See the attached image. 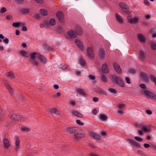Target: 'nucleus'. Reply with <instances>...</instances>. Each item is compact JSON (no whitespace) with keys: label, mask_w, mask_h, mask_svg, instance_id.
Returning <instances> with one entry per match:
<instances>
[{"label":"nucleus","mask_w":156,"mask_h":156,"mask_svg":"<svg viewBox=\"0 0 156 156\" xmlns=\"http://www.w3.org/2000/svg\"><path fill=\"white\" fill-rule=\"evenodd\" d=\"M74 136L76 140H78L84 138L85 134L84 132H77L75 133Z\"/></svg>","instance_id":"20e7f679"},{"label":"nucleus","mask_w":156,"mask_h":156,"mask_svg":"<svg viewBox=\"0 0 156 156\" xmlns=\"http://www.w3.org/2000/svg\"><path fill=\"white\" fill-rule=\"evenodd\" d=\"M139 55L140 59L143 58L144 56V52L141 51H140L139 52Z\"/></svg>","instance_id":"e433bc0d"},{"label":"nucleus","mask_w":156,"mask_h":156,"mask_svg":"<svg viewBox=\"0 0 156 156\" xmlns=\"http://www.w3.org/2000/svg\"><path fill=\"white\" fill-rule=\"evenodd\" d=\"M144 147L146 148L149 147H150V145L148 144L145 143L144 145Z\"/></svg>","instance_id":"052dcab7"},{"label":"nucleus","mask_w":156,"mask_h":156,"mask_svg":"<svg viewBox=\"0 0 156 156\" xmlns=\"http://www.w3.org/2000/svg\"><path fill=\"white\" fill-rule=\"evenodd\" d=\"M128 141L129 142V143L131 145L135 146L137 147H139L140 146V144L137 143L136 142L133 140L129 139Z\"/></svg>","instance_id":"f3484780"},{"label":"nucleus","mask_w":156,"mask_h":156,"mask_svg":"<svg viewBox=\"0 0 156 156\" xmlns=\"http://www.w3.org/2000/svg\"><path fill=\"white\" fill-rule=\"evenodd\" d=\"M19 115L13 114L11 116V119L15 121H18Z\"/></svg>","instance_id":"393cba45"},{"label":"nucleus","mask_w":156,"mask_h":156,"mask_svg":"<svg viewBox=\"0 0 156 156\" xmlns=\"http://www.w3.org/2000/svg\"><path fill=\"white\" fill-rule=\"evenodd\" d=\"M50 112L52 113L57 115H59L60 114V111L58 108H51L50 110Z\"/></svg>","instance_id":"2eb2a0df"},{"label":"nucleus","mask_w":156,"mask_h":156,"mask_svg":"<svg viewBox=\"0 0 156 156\" xmlns=\"http://www.w3.org/2000/svg\"><path fill=\"white\" fill-rule=\"evenodd\" d=\"M100 92L101 93L103 94L106 95H107V94L106 92L105 91L103 90H100Z\"/></svg>","instance_id":"864d4df0"},{"label":"nucleus","mask_w":156,"mask_h":156,"mask_svg":"<svg viewBox=\"0 0 156 156\" xmlns=\"http://www.w3.org/2000/svg\"><path fill=\"white\" fill-rule=\"evenodd\" d=\"M6 11V9L5 7H3L2 8L0 11L1 13H3Z\"/></svg>","instance_id":"c03bdc74"},{"label":"nucleus","mask_w":156,"mask_h":156,"mask_svg":"<svg viewBox=\"0 0 156 156\" xmlns=\"http://www.w3.org/2000/svg\"><path fill=\"white\" fill-rule=\"evenodd\" d=\"M88 77L91 80H93L95 79V77L92 75H89L88 76Z\"/></svg>","instance_id":"603ef678"},{"label":"nucleus","mask_w":156,"mask_h":156,"mask_svg":"<svg viewBox=\"0 0 156 156\" xmlns=\"http://www.w3.org/2000/svg\"><path fill=\"white\" fill-rule=\"evenodd\" d=\"M20 130L23 132H27L30 130V129L28 127L24 126L20 128Z\"/></svg>","instance_id":"a878e982"},{"label":"nucleus","mask_w":156,"mask_h":156,"mask_svg":"<svg viewBox=\"0 0 156 156\" xmlns=\"http://www.w3.org/2000/svg\"><path fill=\"white\" fill-rule=\"evenodd\" d=\"M127 19L130 23H136L138 21V18L136 17L132 18L131 16H127Z\"/></svg>","instance_id":"f8f14e48"},{"label":"nucleus","mask_w":156,"mask_h":156,"mask_svg":"<svg viewBox=\"0 0 156 156\" xmlns=\"http://www.w3.org/2000/svg\"><path fill=\"white\" fill-rule=\"evenodd\" d=\"M90 135L91 137H93L95 139L98 140H100L101 138L100 136L94 133H90Z\"/></svg>","instance_id":"a211bd4d"},{"label":"nucleus","mask_w":156,"mask_h":156,"mask_svg":"<svg viewBox=\"0 0 156 156\" xmlns=\"http://www.w3.org/2000/svg\"><path fill=\"white\" fill-rule=\"evenodd\" d=\"M20 53L21 55L23 56L27 57L29 55V53L24 50H22Z\"/></svg>","instance_id":"c85d7f7f"},{"label":"nucleus","mask_w":156,"mask_h":156,"mask_svg":"<svg viewBox=\"0 0 156 156\" xmlns=\"http://www.w3.org/2000/svg\"><path fill=\"white\" fill-rule=\"evenodd\" d=\"M98 55L99 57L101 58H103L105 56V54L103 50L102 49H100L98 52Z\"/></svg>","instance_id":"412c9836"},{"label":"nucleus","mask_w":156,"mask_h":156,"mask_svg":"<svg viewBox=\"0 0 156 156\" xmlns=\"http://www.w3.org/2000/svg\"><path fill=\"white\" fill-rule=\"evenodd\" d=\"M4 147L6 149L9 148L11 146L9 140L6 138H4L3 140Z\"/></svg>","instance_id":"6e6552de"},{"label":"nucleus","mask_w":156,"mask_h":156,"mask_svg":"<svg viewBox=\"0 0 156 156\" xmlns=\"http://www.w3.org/2000/svg\"><path fill=\"white\" fill-rule=\"evenodd\" d=\"M77 92L79 93L80 94L83 95L85 96L86 95V93L83 90L81 89H78L76 90Z\"/></svg>","instance_id":"c756f323"},{"label":"nucleus","mask_w":156,"mask_h":156,"mask_svg":"<svg viewBox=\"0 0 156 156\" xmlns=\"http://www.w3.org/2000/svg\"><path fill=\"white\" fill-rule=\"evenodd\" d=\"M15 150L16 151H18L20 148V140L19 138L17 136H16L15 137Z\"/></svg>","instance_id":"423d86ee"},{"label":"nucleus","mask_w":156,"mask_h":156,"mask_svg":"<svg viewBox=\"0 0 156 156\" xmlns=\"http://www.w3.org/2000/svg\"><path fill=\"white\" fill-rule=\"evenodd\" d=\"M93 100L95 102L98 101V98L96 97H94L93 98Z\"/></svg>","instance_id":"bf43d9fd"},{"label":"nucleus","mask_w":156,"mask_h":156,"mask_svg":"<svg viewBox=\"0 0 156 156\" xmlns=\"http://www.w3.org/2000/svg\"><path fill=\"white\" fill-rule=\"evenodd\" d=\"M113 66L115 71L118 73H121L122 71L121 68L119 65L116 62L113 63Z\"/></svg>","instance_id":"1a4fd4ad"},{"label":"nucleus","mask_w":156,"mask_h":156,"mask_svg":"<svg viewBox=\"0 0 156 156\" xmlns=\"http://www.w3.org/2000/svg\"><path fill=\"white\" fill-rule=\"evenodd\" d=\"M140 87L143 89H145L146 88V85L144 84H141L140 85Z\"/></svg>","instance_id":"13d9d810"},{"label":"nucleus","mask_w":156,"mask_h":156,"mask_svg":"<svg viewBox=\"0 0 156 156\" xmlns=\"http://www.w3.org/2000/svg\"><path fill=\"white\" fill-rule=\"evenodd\" d=\"M118 113L120 115H122V113H123L122 111V110H121V109H119L118 110Z\"/></svg>","instance_id":"e2e57ef3"},{"label":"nucleus","mask_w":156,"mask_h":156,"mask_svg":"<svg viewBox=\"0 0 156 156\" xmlns=\"http://www.w3.org/2000/svg\"><path fill=\"white\" fill-rule=\"evenodd\" d=\"M6 76L7 77L11 78L14 79L15 77V76L14 73L12 71H10L9 72H8L6 74Z\"/></svg>","instance_id":"4be33fe9"},{"label":"nucleus","mask_w":156,"mask_h":156,"mask_svg":"<svg viewBox=\"0 0 156 156\" xmlns=\"http://www.w3.org/2000/svg\"><path fill=\"white\" fill-rule=\"evenodd\" d=\"M141 93L147 97L156 100V95L148 90H144L142 91Z\"/></svg>","instance_id":"7ed1b4c3"},{"label":"nucleus","mask_w":156,"mask_h":156,"mask_svg":"<svg viewBox=\"0 0 156 156\" xmlns=\"http://www.w3.org/2000/svg\"><path fill=\"white\" fill-rule=\"evenodd\" d=\"M12 26L14 27H17L20 25V23H19L14 22L12 23Z\"/></svg>","instance_id":"a19ab883"},{"label":"nucleus","mask_w":156,"mask_h":156,"mask_svg":"<svg viewBox=\"0 0 156 156\" xmlns=\"http://www.w3.org/2000/svg\"><path fill=\"white\" fill-rule=\"evenodd\" d=\"M75 31L76 33L73 30L69 31L66 35L67 37L68 38H71L75 37L77 35H81L83 34L82 30L79 26L77 25L75 27Z\"/></svg>","instance_id":"f03ea898"},{"label":"nucleus","mask_w":156,"mask_h":156,"mask_svg":"<svg viewBox=\"0 0 156 156\" xmlns=\"http://www.w3.org/2000/svg\"><path fill=\"white\" fill-rule=\"evenodd\" d=\"M76 123L79 125L80 126H83V123L81 122L79 120H76Z\"/></svg>","instance_id":"37998d69"},{"label":"nucleus","mask_w":156,"mask_h":156,"mask_svg":"<svg viewBox=\"0 0 156 156\" xmlns=\"http://www.w3.org/2000/svg\"><path fill=\"white\" fill-rule=\"evenodd\" d=\"M101 79L102 81L105 82H106L107 81V80L106 77L104 75H102L101 76Z\"/></svg>","instance_id":"ea45409f"},{"label":"nucleus","mask_w":156,"mask_h":156,"mask_svg":"<svg viewBox=\"0 0 156 156\" xmlns=\"http://www.w3.org/2000/svg\"><path fill=\"white\" fill-rule=\"evenodd\" d=\"M151 80L155 84L156 87V78L153 76L151 75Z\"/></svg>","instance_id":"f704fd0d"},{"label":"nucleus","mask_w":156,"mask_h":156,"mask_svg":"<svg viewBox=\"0 0 156 156\" xmlns=\"http://www.w3.org/2000/svg\"><path fill=\"white\" fill-rule=\"evenodd\" d=\"M115 17L116 21L119 23L122 24L123 22V20L122 17L118 13L115 14Z\"/></svg>","instance_id":"ddd939ff"},{"label":"nucleus","mask_w":156,"mask_h":156,"mask_svg":"<svg viewBox=\"0 0 156 156\" xmlns=\"http://www.w3.org/2000/svg\"><path fill=\"white\" fill-rule=\"evenodd\" d=\"M129 72L132 73H134L135 72V70L133 69H131L129 70Z\"/></svg>","instance_id":"0e129e2a"},{"label":"nucleus","mask_w":156,"mask_h":156,"mask_svg":"<svg viewBox=\"0 0 156 156\" xmlns=\"http://www.w3.org/2000/svg\"><path fill=\"white\" fill-rule=\"evenodd\" d=\"M137 37L138 40L141 42H144L145 40L144 36L141 34H137Z\"/></svg>","instance_id":"b1692460"},{"label":"nucleus","mask_w":156,"mask_h":156,"mask_svg":"<svg viewBox=\"0 0 156 156\" xmlns=\"http://www.w3.org/2000/svg\"><path fill=\"white\" fill-rule=\"evenodd\" d=\"M56 15L60 22H62L64 18V15L61 12H57Z\"/></svg>","instance_id":"4468645a"},{"label":"nucleus","mask_w":156,"mask_h":156,"mask_svg":"<svg viewBox=\"0 0 156 156\" xmlns=\"http://www.w3.org/2000/svg\"><path fill=\"white\" fill-rule=\"evenodd\" d=\"M77 128L75 127H69L67 128L66 131L70 134L75 133L77 131Z\"/></svg>","instance_id":"9b49d317"},{"label":"nucleus","mask_w":156,"mask_h":156,"mask_svg":"<svg viewBox=\"0 0 156 156\" xmlns=\"http://www.w3.org/2000/svg\"><path fill=\"white\" fill-rule=\"evenodd\" d=\"M55 24V21L54 19H52L49 20V24L51 26H54Z\"/></svg>","instance_id":"72a5a7b5"},{"label":"nucleus","mask_w":156,"mask_h":156,"mask_svg":"<svg viewBox=\"0 0 156 156\" xmlns=\"http://www.w3.org/2000/svg\"><path fill=\"white\" fill-rule=\"evenodd\" d=\"M59 67L60 68L62 69L63 70H64L67 69L68 66L66 65L65 64H63L59 66Z\"/></svg>","instance_id":"7c9ffc66"},{"label":"nucleus","mask_w":156,"mask_h":156,"mask_svg":"<svg viewBox=\"0 0 156 156\" xmlns=\"http://www.w3.org/2000/svg\"><path fill=\"white\" fill-rule=\"evenodd\" d=\"M125 80L126 83H127L130 84V81L129 78L128 77H126L125 78Z\"/></svg>","instance_id":"09e8293b"},{"label":"nucleus","mask_w":156,"mask_h":156,"mask_svg":"<svg viewBox=\"0 0 156 156\" xmlns=\"http://www.w3.org/2000/svg\"><path fill=\"white\" fill-rule=\"evenodd\" d=\"M144 3L145 5L147 6H150L151 5L150 3L148 0H144Z\"/></svg>","instance_id":"4c0bfd02"},{"label":"nucleus","mask_w":156,"mask_h":156,"mask_svg":"<svg viewBox=\"0 0 156 156\" xmlns=\"http://www.w3.org/2000/svg\"><path fill=\"white\" fill-rule=\"evenodd\" d=\"M92 113L94 115L97 114L98 113L97 110L96 109H94L92 111Z\"/></svg>","instance_id":"5fc2aeb1"},{"label":"nucleus","mask_w":156,"mask_h":156,"mask_svg":"<svg viewBox=\"0 0 156 156\" xmlns=\"http://www.w3.org/2000/svg\"><path fill=\"white\" fill-rule=\"evenodd\" d=\"M70 103L72 106H75V102L73 100H71Z\"/></svg>","instance_id":"3c124183"},{"label":"nucleus","mask_w":156,"mask_h":156,"mask_svg":"<svg viewBox=\"0 0 156 156\" xmlns=\"http://www.w3.org/2000/svg\"><path fill=\"white\" fill-rule=\"evenodd\" d=\"M87 55L89 58L91 59L93 58L94 57V54L92 48H88L87 50Z\"/></svg>","instance_id":"39448f33"},{"label":"nucleus","mask_w":156,"mask_h":156,"mask_svg":"<svg viewBox=\"0 0 156 156\" xmlns=\"http://www.w3.org/2000/svg\"><path fill=\"white\" fill-rule=\"evenodd\" d=\"M3 41L4 43L7 44L9 43V40L8 38H5L3 40Z\"/></svg>","instance_id":"8fccbe9b"},{"label":"nucleus","mask_w":156,"mask_h":156,"mask_svg":"<svg viewBox=\"0 0 156 156\" xmlns=\"http://www.w3.org/2000/svg\"><path fill=\"white\" fill-rule=\"evenodd\" d=\"M4 83L5 87H6L7 89L9 91L10 94L12 95L14 93V90L9 84L8 81L6 80L4 82Z\"/></svg>","instance_id":"0eeeda50"},{"label":"nucleus","mask_w":156,"mask_h":156,"mask_svg":"<svg viewBox=\"0 0 156 156\" xmlns=\"http://www.w3.org/2000/svg\"><path fill=\"white\" fill-rule=\"evenodd\" d=\"M90 156H101L100 155H98L95 153H91L89 154Z\"/></svg>","instance_id":"6e6d98bb"},{"label":"nucleus","mask_w":156,"mask_h":156,"mask_svg":"<svg viewBox=\"0 0 156 156\" xmlns=\"http://www.w3.org/2000/svg\"><path fill=\"white\" fill-rule=\"evenodd\" d=\"M80 64L82 66H84L85 65V62L84 60L82 58H80L79 60Z\"/></svg>","instance_id":"c9c22d12"},{"label":"nucleus","mask_w":156,"mask_h":156,"mask_svg":"<svg viewBox=\"0 0 156 156\" xmlns=\"http://www.w3.org/2000/svg\"><path fill=\"white\" fill-rule=\"evenodd\" d=\"M30 57L32 60V63L36 66H37L39 65L38 62L35 60L37 59V58L39 59L44 63H45L47 62V59L45 58L40 55L39 53L35 52L32 53L30 55Z\"/></svg>","instance_id":"f257e3e1"},{"label":"nucleus","mask_w":156,"mask_h":156,"mask_svg":"<svg viewBox=\"0 0 156 156\" xmlns=\"http://www.w3.org/2000/svg\"><path fill=\"white\" fill-rule=\"evenodd\" d=\"M26 120V118L22 116L19 115L18 121L23 122Z\"/></svg>","instance_id":"2f4dec72"},{"label":"nucleus","mask_w":156,"mask_h":156,"mask_svg":"<svg viewBox=\"0 0 156 156\" xmlns=\"http://www.w3.org/2000/svg\"><path fill=\"white\" fill-rule=\"evenodd\" d=\"M12 18V17L10 15H8L6 16V19L7 20H9L11 19Z\"/></svg>","instance_id":"69168bd1"},{"label":"nucleus","mask_w":156,"mask_h":156,"mask_svg":"<svg viewBox=\"0 0 156 156\" xmlns=\"http://www.w3.org/2000/svg\"><path fill=\"white\" fill-rule=\"evenodd\" d=\"M134 139L138 141H141L143 140V139L141 138L138 137L137 136H135L134 137Z\"/></svg>","instance_id":"a18cd8bd"},{"label":"nucleus","mask_w":156,"mask_h":156,"mask_svg":"<svg viewBox=\"0 0 156 156\" xmlns=\"http://www.w3.org/2000/svg\"><path fill=\"white\" fill-rule=\"evenodd\" d=\"M140 76L141 78L145 81L147 80L148 77L147 74L144 73H140Z\"/></svg>","instance_id":"bb28decb"},{"label":"nucleus","mask_w":156,"mask_h":156,"mask_svg":"<svg viewBox=\"0 0 156 156\" xmlns=\"http://www.w3.org/2000/svg\"><path fill=\"white\" fill-rule=\"evenodd\" d=\"M4 38V36L2 34H0V43L2 41V40L1 39H3Z\"/></svg>","instance_id":"680f3d73"},{"label":"nucleus","mask_w":156,"mask_h":156,"mask_svg":"<svg viewBox=\"0 0 156 156\" xmlns=\"http://www.w3.org/2000/svg\"><path fill=\"white\" fill-rule=\"evenodd\" d=\"M102 72L105 73H107L108 72L109 70L106 63L104 64L102 66Z\"/></svg>","instance_id":"aec40b11"},{"label":"nucleus","mask_w":156,"mask_h":156,"mask_svg":"<svg viewBox=\"0 0 156 156\" xmlns=\"http://www.w3.org/2000/svg\"><path fill=\"white\" fill-rule=\"evenodd\" d=\"M150 15L149 14H147L145 16V17L147 19H149L150 18Z\"/></svg>","instance_id":"774afa93"},{"label":"nucleus","mask_w":156,"mask_h":156,"mask_svg":"<svg viewBox=\"0 0 156 156\" xmlns=\"http://www.w3.org/2000/svg\"><path fill=\"white\" fill-rule=\"evenodd\" d=\"M125 104L123 103H119L118 104V106L120 108H122L124 107Z\"/></svg>","instance_id":"49530a36"},{"label":"nucleus","mask_w":156,"mask_h":156,"mask_svg":"<svg viewBox=\"0 0 156 156\" xmlns=\"http://www.w3.org/2000/svg\"><path fill=\"white\" fill-rule=\"evenodd\" d=\"M40 12L43 15H46L48 14V12L46 9H42L40 10Z\"/></svg>","instance_id":"473e14b6"},{"label":"nucleus","mask_w":156,"mask_h":156,"mask_svg":"<svg viewBox=\"0 0 156 156\" xmlns=\"http://www.w3.org/2000/svg\"><path fill=\"white\" fill-rule=\"evenodd\" d=\"M146 112L148 115H151L152 114V112L150 110H147L146 111Z\"/></svg>","instance_id":"4d7b16f0"},{"label":"nucleus","mask_w":156,"mask_h":156,"mask_svg":"<svg viewBox=\"0 0 156 156\" xmlns=\"http://www.w3.org/2000/svg\"><path fill=\"white\" fill-rule=\"evenodd\" d=\"M54 88L55 89H57L59 88V86L58 85L55 84L54 86Z\"/></svg>","instance_id":"338daca9"},{"label":"nucleus","mask_w":156,"mask_h":156,"mask_svg":"<svg viewBox=\"0 0 156 156\" xmlns=\"http://www.w3.org/2000/svg\"><path fill=\"white\" fill-rule=\"evenodd\" d=\"M108 90L111 92L113 94H115L117 92L116 91L115 89L112 88H109Z\"/></svg>","instance_id":"79ce46f5"},{"label":"nucleus","mask_w":156,"mask_h":156,"mask_svg":"<svg viewBox=\"0 0 156 156\" xmlns=\"http://www.w3.org/2000/svg\"><path fill=\"white\" fill-rule=\"evenodd\" d=\"M141 130L143 132H149L151 129L149 127L143 126L141 128Z\"/></svg>","instance_id":"cd10ccee"},{"label":"nucleus","mask_w":156,"mask_h":156,"mask_svg":"<svg viewBox=\"0 0 156 156\" xmlns=\"http://www.w3.org/2000/svg\"><path fill=\"white\" fill-rule=\"evenodd\" d=\"M120 6L122 9H125L126 10V13H129V10L127 9L128 6L127 4L123 2H121L119 3Z\"/></svg>","instance_id":"6ab92c4d"},{"label":"nucleus","mask_w":156,"mask_h":156,"mask_svg":"<svg viewBox=\"0 0 156 156\" xmlns=\"http://www.w3.org/2000/svg\"><path fill=\"white\" fill-rule=\"evenodd\" d=\"M151 49H156V44L155 43H152L151 46Z\"/></svg>","instance_id":"de8ad7c7"},{"label":"nucleus","mask_w":156,"mask_h":156,"mask_svg":"<svg viewBox=\"0 0 156 156\" xmlns=\"http://www.w3.org/2000/svg\"><path fill=\"white\" fill-rule=\"evenodd\" d=\"M75 43L78 48L81 50L83 49V47L82 44L80 40L78 39H76Z\"/></svg>","instance_id":"dca6fc26"},{"label":"nucleus","mask_w":156,"mask_h":156,"mask_svg":"<svg viewBox=\"0 0 156 156\" xmlns=\"http://www.w3.org/2000/svg\"><path fill=\"white\" fill-rule=\"evenodd\" d=\"M72 113L73 115L79 117H83V115L81 113L75 110H72Z\"/></svg>","instance_id":"5701e85b"},{"label":"nucleus","mask_w":156,"mask_h":156,"mask_svg":"<svg viewBox=\"0 0 156 156\" xmlns=\"http://www.w3.org/2000/svg\"><path fill=\"white\" fill-rule=\"evenodd\" d=\"M100 118L103 120H105L107 119V117L106 116L103 114H101L100 115Z\"/></svg>","instance_id":"58836bf2"},{"label":"nucleus","mask_w":156,"mask_h":156,"mask_svg":"<svg viewBox=\"0 0 156 156\" xmlns=\"http://www.w3.org/2000/svg\"><path fill=\"white\" fill-rule=\"evenodd\" d=\"M115 80L116 83L118 84L122 87H124L123 82L120 77H115Z\"/></svg>","instance_id":"9d476101"}]
</instances>
